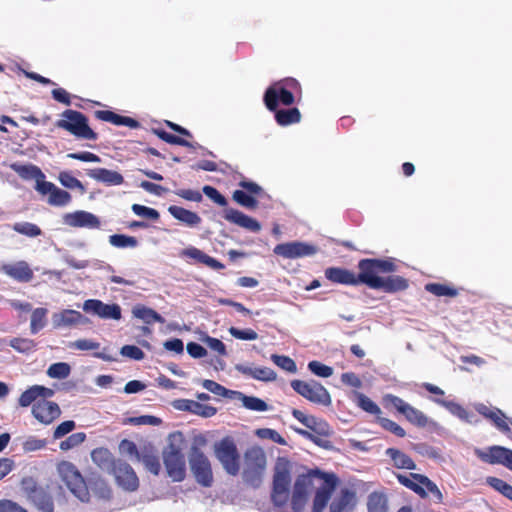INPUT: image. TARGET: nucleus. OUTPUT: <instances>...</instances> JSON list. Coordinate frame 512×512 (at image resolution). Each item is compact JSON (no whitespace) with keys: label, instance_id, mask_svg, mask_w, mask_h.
Returning <instances> with one entry per match:
<instances>
[{"label":"nucleus","instance_id":"nucleus-1","mask_svg":"<svg viewBox=\"0 0 512 512\" xmlns=\"http://www.w3.org/2000/svg\"><path fill=\"white\" fill-rule=\"evenodd\" d=\"M359 273L341 267H329L325 270V277L337 284L357 286L364 284L374 290H382L393 294L405 291L409 287V280L400 275L382 277L380 274H390L397 271L394 258H365L357 265Z\"/></svg>","mask_w":512,"mask_h":512},{"label":"nucleus","instance_id":"nucleus-2","mask_svg":"<svg viewBox=\"0 0 512 512\" xmlns=\"http://www.w3.org/2000/svg\"><path fill=\"white\" fill-rule=\"evenodd\" d=\"M338 482L339 479L334 473L322 472L318 469L299 475L291 495L292 509L294 512H301L307 502L308 494L316 487V483H321L313 499L312 511L323 512Z\"/></svg>","mask_w":512,"mask_h":512},{"label":"nucleus","instance_id":"nucleus-3","mask_svg":"<svg viewBox=\"0 0 512 512\" xmlns=\"http://www.w3.org/2000/svg\"><path fill=\"white\" fill-rule=\"evenodd\" d=\"M292 415L307 428V430L296 428L294 429L296 433L321 448L329 449L332 447L330 437L333 430L327 421L313 415H307L298 409H293Z\"/></svg>","mask_w":512,"mask_h":512},{"label":"nucleus","instance_id":"nucleus-4","mask_svg":"<svg viewBox=\"0 0 512 512\" xmlns=\"http://www.w3.org/2000/svg\"><path fill=\"white\" fill-rule=\"evenodd\" d=\"M207 445V438L199 434L193 438L189 451L188 460L190 470L198 484L203 487H211L214 478L209 458L204 454L202 448Z\"/></svg>","mask_w":512,"mask_h":512},{"label":"nucleus","instance_id":"nucleus-5","mask_svg":"<svg viewBox=\"0 0 512 512\" xmlns=\"http://www.w3.org/2000/svg\"><path fill=\"white\" fill-rule=\"evenodd\" d=\"M55 126L69 132L77 139L96 141L98 134L89 126V120L82 112L66 109Z\"/></svg>","mask_w":512,"mask_h":512},{"label":"nucleus","instance_id":"nucleus-6","mask_svg":"<svg viewBox=\"0 0 512 512\" xmlns=\"http://www.w3.org/2000/svg\"><path fill=\"white\" fill-rule=\"evenodd\" d=\"M214 454L224 471L237 476L241 469V456L235 440L231 436L223 437L214 444Z\"/></svg>","mask_w":512,"mask_h":512},{"label":"nucleus","instance_id":"nucleus-7","mask_svg":"<svg viewBox=\"0 0 512 512\" xmlns=\"http://www.w3.org/2000/svg\"><path fill=\"white\" fill-rule=\"evenodd\" d=\"M20 487L26 499L40 512H54V500L48 486L39 485L33 477H24Z\"/></svg>","mask_w":512,"mask_h":512},{"label":"nucleus","instance_id":"nucleus-8","mask_svg":"<svg viewBox=\"0 0 512 512\" xmlns=\"http://www.w3.org/2000/svg\"><path fill=\"white\" fill-rule=\"evenodd\" d=\"M398 482L410 489L421 498H427L430 493L437 503H442L443 494L438 486L426 475L410 473L409 476L396 474Z\"/></svg>","mask_w":512,"mask_h":512},{"label":"nucleus","instance_id":"nucleus-9","mask_svg":"<svg viewBox=\"0 0 512 512\" xmlns=\"http://www.w3.org/2000/svg\"><path fill=\"white\" fill-rule=\"evenodd\" d=\"M244 459L243 479L250 486L258 488L266 468V455L262 449L253 447L245 452Z\"/></svg>","mask_w":512,"mask_h":512},{"label":"nucleus","instance_id":"nucleus-10","mask_svg":"<svg viewBox=\"0 0 512 512\" xmlns=\"http://www.w3.org/2000/svg\"><path fill=\"white\" fill-rule=\"evenodd\" d=\"M57 469L62 481L66 484L71 493L82 502H88L90 493L77 467L69 461H62L58 464Z\"/></svg>","mask_w":512,"mask_h":512},{"label":"nucleus","instance_id":"nucleus-11","mask_svg":"<svg viewBox=\"0 0 512 512\" xmlns=\"http://www.w3.org/2000/svg\"><path fill=\"white\" fill-rule=\"evenodd\" d=\"M291 473L287 463H277L274 469L271 502L282 508L290 499Z\"/></svg>","mask_w":512,"mask_h":512},{"label":"nucleus","instance_id":"nucleus-12","mask_svg":"<svg viewBox=\"0 0 512 512\" xmlns=\"http://www.w3.org/2000/svg\"><path fill=\"white\" fill-rule=\"evenodd\" d=\"M291 387L299 395L307 399L308 401L322 406L331 405V396L327 389L315 380L303 381V380H292Z\"/></svg>","mask_w":512,"mask_h":512},{"label":"nucleus","instance_id":"nucleus-13","mask_svg":"<svg viewBox=\"0 0 512 512\" xmlns=\"http://www.w3.org/2000/svg\"><path fill=\"white\" fill-rule=\"evenodd\" d=\"M163 461L167 475L174 482H181L186 476V461L181 449L170 444L163 452Z\"/></svg>","mask_w":512,"mask_h":512},{"label":"nucleus","instance_id":"nucleus-14","mask_svg":"<svg viewBox=\"0 0 512 512\" xmlns=\"http://www.w3.org/2000/svg\"><path fill=\"white\" fill-rule=\"evenodd\" d=\"M389 402L391 405L400 413L402 414L408 422H410L412 425L424 428L429 424L428 417L417 408L411 406L407 402H405L402 398L395 396V395H389L388 396Z\"/></svg>","mask_w":512,"mask_h":512},{"label":"nucleus","instance_id":"nucleus-15","mask_svg":"<svg viewBox=\"0 0 512 512\" xmlns=\"http://www.w3.org/2000/svg\"><path fill=\"white\" fill-rule=\"evenodd\" d=\"M295 97L293 93L276 82L266 89L263 101L269 111H276L279 103L285 106L294 104Z\"/></svg>","mask_w":512,"mask_h":512},{"label":"nucleus","instance_id":"nucleus-16","mask_svg":"<svg viewBox=\"0 0 512 512\" xmlns=\"http://www.w3.org/2000/svg\"><path fill=\"white\" fill-rule=\"evenodd\" d=\"M273 252L286 259H295L312 256L316 254L317 248L308 243L293 241L276 245Z\"/></svg>","mask_w":512,"mask_h":512},{"label":"nucleus","instance_id":"nucleus-17","mask_svg":"<svg viewBox=\"0 0 512 512\" xmlns=\"http://www.w3.org/2000/svg\"><path fill=\"white\" fill-rule=\"evenodd\" d=\"M83 310L102 319L120 320L122 317L121 307L118 304H106L98 299L84 301Z\"/></svg>","mask_w":512,"mask_h":512},{"label":"nucleus","instance_id":"nucleus-18","mask_svg":"<svg viewBox=\"0 0 512 512\" xmlns=\"http://www.w3.org/2000/svg\"><path fill=\"white\" fill-rule=\"evenodd\" d=\"M110 474L115 477L117 484L124 490L132 492L139 487V479L133 468L120 459Z\"/></svg>","mask_w":512,"mask_h":512},{"label":"nucleus","instance_id":"nucleus-19","mask_svg":"<svg viewBox=\"0 0 512 512\" xmlns=\"http://www.w3.org/2000/svg\"><path fill=\"white\" fill-rule=\"evenodd\" d=\"M0 272L19 283H28L34 278L32 268L24 260L2 264L0 266Z\"/></svg>","mask_w":512,"mask_h":512},{"label":"nucleus","instance_id":"nucleus-20","mask_svg":"<svg viewBox=\"0 0 512 512\" xmlns=\"http://www.w3.org/2000/svg\"><path fill=\"white\" fill-rule=\"evenodd\" d=\"M32 414L39 422L48 425L60 416L61 410L55 402L38 400L32 407Z\"/></svg>","mask_w":512,"mask_h":512},{"label":"nucleus","instance_id":"nucleus-21","mask_svg":"<svg viewBox=\"0 0 512 512\" xmlns=\"http://www.w3.org/2000/svg\"><path fill=\"white\" fill-rule=\"evenodd\" d=\"M479 458L489 464H501L512 470V450L502 446H492L487 452L478 451Z\"/></svg>","mask_w":512,"mask_h":512},{"label":"nucleus","instance_id":"nucleus-22","mask_svg":"<svg viewBox=\"0 0 512 512\" xmlns=\"http://www.w3.org/2000/svg\"><path fill=\"white\" fill-rule=\"evenodd\" d=\"M356 492L344 487L335 495L329 505L330 512H351L356 505Z\"/></svg>","mask_w":512,"mask_h":512},{"label":"nucleus","instance_id":"nucleus-23","mask_svg":"<svg viewBox=\"0 0 512 512\" xmlns=\"http://www.w3.org/2000/svg\"><path fill=\"white\" fill-rule=\"evenodd\" d=\"M88 321L79 311L72 309H63L52 315V324L55 329L73 327L79 324H85Z\"/></svg>","mask_w":512,"mask_h":512},{"label":"nucleus","instance_id":"nucleus-24","mask_svg":"<svg viewBox=\"0 0 512 512\" xmlns=\"http://www.w3.org/2000/svg\"><path fill=\"white\" fill-rule=\"evenodd\" d=\"M173 406L177 410L187 411L204 418L213 417L217 413V409L215 407L189 399L176 400L174 401Z\"/></svg>","mask_w":512,"mask_h":512},{"label":"nucleus","instance_id":"nucleus-25","mask_svg":"<svg viewBox=\"0 0 512 512\" xmlns=\"http://www.w3.org/2000/svg\"><path fill=\"white\" fill-rule=\"evenodd\" d=\"M224 218L228 222L238 225L242 228H245L251 232L256 233L261 230V225L256 219H254V218H252L234 208L225 209L224 210Z\"/></svg>","mask_w":512,"mask_h":512},{"label":"nucleus","instance_id":"nucleus-26","mask_svg":"<svg viewBox=\"0 0 512 512\" xmlns=\"http://www.w3.org/2000/svg\"><path fill=\"white\" fill-rule=\"evenodd\" d=\"M64 222L71 227H87L90 229H98L100 227L98 217L86 211L68 213L64 216Z\"/></svg>","mask_w":512,"mask_h":512},{"label":"nucleus","instance_id":"nucleus-27","mask_svg":"<svg viewBox=\"0 0 512 512\" xmlns=\"http://www.w3.org/2000/svg\"><path fill=\"white\" fill-rule=\"evenodd\" d=\"M87 175L107 186H118L124 183V177L119 172L106 168L89 169Z\"/></svg>","mask_w":512,"mask_h":512},{"label":"nucleus","instance_id":"nucleus-28","mask_svg":"<svg viewBox=\"0 0 512 512\" xmlns=\"http://www.w3.org/2000/svg\"><path fill=\"white\" fill-rule=\"evenodd\" d=\"M94 115L97 119L112 123L116 126H126L135 129L140 125L134 118L122 116L110 110H97Z\"/></svg>","mask_w":512,"mask_h":512},{"label":"nucleus","instance_id":"nucleus-29","mask_svg":"<svg viewBox=\"0 0 512 512\" xmlns=\"http://www.w3.org/2000/svg\"><path fill=\"white\" fill-rule=\"evenodd\" d=\"M92 461L103 471L109 474L113 471L114 467L118 463V459H115L112 453L104 447H99L91 452Z\"/></svg>","mask_w":512,"mask_h":512},{"label":"nucleus","instance_id":"nucleus-30","mask_svg":"<svg viewBox=\"0 0 512 512\" xmlns=\"http://www.w3.org/2000/svg\"><path fill=\"white\" fill-rule=\"evenodd\" d=\"M235 369L243 375L264 382L274 381L277 378L276 372L269 367L252 368L243 364H237Z\"/></svg>","mask_w":512,"mask_h":512},{"label":"nucleus","instance_id":"nucleus-31","mask_svg":"<svg viewBox=\"0 0 512 512\" xmlns=\"http://www.w3.org/2000/svg\"><path fill=\"white\" fill-rule=\"evenodd\" d=\"M168 212L178 221L184 223L188 227H196L201 223V217L193 211L185 209L181 206L171 205Z\"/></svg>","mask_w":512,"mask_h":512},{"label":"nucleus","instance_id":"nucleus-32","mask_svg":"<svg viewBox=\"0 0 512 512\" xmlns=\"http://www.w3.org/2000/svg\"><path fill=\"white\" fill-rule=\"evenodd\" d=\"M385 454L390 457L393 462V466L397 469H416V463L413 459L397 448H388L386 449Z\"/></svg>","mask_w":512,"mask_h":512},{"label":"nucleus","instance_id":"nucleus-33","mask_svg":"<svg viewBox=\"0 0 512 512\" xmlns=\"http://www.w3.org/2000/svg\"><path fill=\"white\" fill-rule=\"evenodd\" d=\"M184 255L197 260L199 263H202L214 270H222L225 268L224 264L218 261L216 258L209 256L198 248L191 247L183 252Z\"/></svg>","mask_w":512,"mask_h":512},{"label":"nucleus","instance_id":"nucleus-34","mask_svg":"<svg viewBox=\"0 0 512 512\" xmlns=\"http://www.w3.org/2000/svg\"><path fill=\"white\" fill-rule=\"evenodd\" d=\"M132 314L134 317L143 320L146 324L149 325L153 324L154 322H165V319L158 312L142 304L134 306Z\"/></svg>","mask_w":512,"mask_h":512},{"label":"nucleus","instance_id":"nucleus-35","mask_svg":"<svg viewBox=\"0 0 512 512\" xmlns=\"http://www.w3.org/2000/svg\"><path fill=\"white\" fill-rule=\"evenodd\" d=\"M275 120L280 126H288L296 124L301 121V113L298 108L292 107L289 109H276Z\"/></svg>","mask_w":512,"mask_h":512},{"label":"nucleus","instance_id":"nucleus-36","mask_svg":"<svg viewBox=\"0 0 512 512\" xmlns=\"http://www.w3.org/2000/svg\"><path fill=\"white\" fill-rule=\"evenodd\" d=\"M434 402L446 408L451 414L458 417L462 421L471 423L472 414L468 412L462 405L454 401H447L436 398Z\"/></svg>","mask_w":512,"mask_h":512},{"label":"nucleus","instance_id":"nucleus-37","mask_svg":"<svg viewBox=\"0 0 512 512\" xmlns=\"http://www.w3.org/2000/svg\"><path fill=\"white\" fill-rule=\"evenodd\" d=\"M11 168L18 174V176L25 180H37L39 178H45V175L41 169L32 164H12Z\"/></svg>","mask_w":512,"mask_h":512},{"label":"nucleus","instance_id":"nucleus-38","mask_svg":"<svg viewBox=\"0 0 512 512\" xmlns=\"http://www.w3.org/2000/svg\"><path fill=\"white\" fill-rule=\"evenodd\" d=\"M368 512H388V499L382 492H372L367 500Z\"/></svg>","mask_w":512,"mask_h":512},{"label":"nucleus","instance_id":"nucleus-39","mask_svg":"<svg viewBox=\"0 0 512 512\" xmlns=\"http://www.w3.org/2000/svg\"><path fill=\"white\" fill-rule=\"evenodd\" d=\"M425 290L437 297H456L459 294L457 288L443 283H427Z\"/></svg>","mask_w":512,"mask_h":512},{"label":"nucleus","instance_id":"nucleus-40","mask_svg":"<svg viewBox=\"0 0 512 512\" xmlns=\"http://www.w3.org/2000/svg\"><path fill=\"white\" fill-rule=\"evenodd\" d=\"M47 314L48 310L46 308H36L32 310L31 320H30V332L31 334H37L40 330H42L47 323Z\"/></svg>","mask_w":512,"mask_h":512},{"label":"nucleus","instance_id":"nucleus-41","mask_svg":"<svg viewBox=\"0 0 512 512\" xmlns=\"http://www.w3.org/2000/svg\"><path fill=\"white\" fill-rule=\"evenodd\" d=\"M237 394L246 409L259 412L268 410V404L264 400L255 396H247L240 392H237Z\"/></svg>","mask_w":512,"mask_h":512},{"label":"nucleus","instance_id":"nucleus-42","mask_svg":"<svg viewBox=\"0 0 512 512\" xmlns=\"http://www.w3.org/2000/svg\"><path fill=\"white\" fill-rule=\"evenodd\" d=\"M487 419L502 433L509 434L511 432L507 417L499 408L494 407L493 412L488 415Z\"/></svg>","mask_w":512,"mask_h":512},{"label":"nucleus","instance_id":"nucleus-43","mask_svg":"<svg viewBox=\"0 0 512 512\" xmlns=\"http://www.w3.org/2000/svg\"><path fill=\"white\" fill-rule=\"evenodd\" d=\"M12 229L22 235L30 238L38 237L42 234V230L39 226L30 222H17L14 223Z\"/></svg>","mask_w":512,"mask_h":512},{"label":"nucleus","instance_id":"nucleus-44","mask_svg":"<svg viewBox=\"0 0 512 512\" xmlns=\"http://www.w3.org/2000/svg\"><path fill=\"white\" fill-rule=\"evenodd\" d=\"M138 461H141L146 470H148L150 473L154 475H158L160 473L161 464L157 455L150 452H145L140 455V459H138Z\"/></svg>","mask_w":512,"mask_h":512},{"label":"nucleus","instance_id":"nucleus-45","mask_svg":"<svg viewBox=\"0 0 512 512\" xmlns=\"http://www.w3.org/2000/svg\"><path fill=\"white\" fill-rule=\"evenodd\" d=\"M109 243L116 248H135L138 245V241L135 237L125 234H113L109 236Z\"/></svg>","mask_w":512,"mask_h":512},{"label":"nucleus","instance_id":"nucleus-46","mask_svg":"<svg viewBox=\"0 0 512 512\" xmlns=\"http://www.w3.org/2000/svg\"><path fill=\"white\" fill-rule=\"evenodd\" d=\"M155 135H157L161 140L165 141L168 144L179 145L184 147H191V143L184 138L173 135L163 129L155 128L152 130Z\"/></svg>","mask_w":512,"mask_h":512},{"label":"nucleus","instance_id":"nucleus-47","mask_svg":"<svg viewBox=\"0 0 512 512\" xmlns=\"http://www.w3.org/2000/svg\"><path fill=\"white\" fill-rule=\"evenodd\" d=\"M232 199L239 205L248 209H255L258 206V200L243 190H235L232 194Z\"/></svg>","mask_w":512,"mask_h":512},{"label":"nucleus","instance_id":"nucleus-48","mask_svg":"<svg viewBox=\"0 0 512 512\" xmlns=\"http://www.w3.org/2000/svg\"><path fill=\"white\" fill-rule=\"evenodd\" d=\"M71 372L70 365L65 362L53 363L47 370V375L53 379H65Z\"/></svg>","mask_w":512,"mask_h":512},{"label":"nucleus","instance_id":"nucleus-49","mask_svg":"<svg viewBox=\"0 0 512 512\" xmlns=\"http://www.w3.org/2000/svg\"><path fill=\"white\" fill-rule=\"evenodd\" d=\"M71 201V195L69 192L62 190L56 186L54 191L48 198V203L52 206H66Z\"/></svg>","mask_w":512,"mask_h":512},{"label":"nucleus","instance_id":"nucleus-50","mask_svg":"<svg viewBox=\"0 0 512 512\" xmlns=\"http://www.w3.org/2000/svg\"><path fill=\"white\" fill-rule=\"evenodd\" d=\"M357 404L358 406L363 409L364 411L376 415L377 418L380 417L381 409L380 407L372 401L369 397L362 393L357 394Z\"/></svg>","mask_w":512,"mask_h":512},{"label":"nucleus","instance_id":"nucleus-51","mask_svg":"<svg viewBox=\"0 0 512 512\" xmlns=\"http://www.w3.org/2000/svg\"><path fill=\"white\" fill-rule=\"evenodd\" d=\"M9 345L16 351L21 353H29L36 347V343L32 339L16 337L10 340Z\"/></svg>","mask_w":512,"mask_h":512},{"label":"nucleus","instance_id":"nucleus-52","mask_svg":"<svg viewBox=\"0 0 512 512\" xmlns=\"http://www.w3.org/2000/svg\"><path fill=\"white\" fill-rule=\"evenodd\" d=\"M86 440V434L84 432H77L68 436L65 440L61 441L59 448L62 451L71 450L81 445Z\"/></svg>","mask_w":512,"mask_h":512},{"label":"nucleus","instance_id":"nucleus-53","mask_svg":"<svg viewBox=\"0 0 512 512\" xmlns=\"http://www.w3.org/2000/svg\"><path fill=\"white\" fill-rule=\"evenodd\" d=\"M271 360L279 368H281L289 373H295L297 371V366H296L295 361L292 358H290L289 356L272 354Z\"/></svg>","mask_w":512,"mask_h":512},{"label":"nucleus","instance_id":"nucleus-54","mask_svg":"<svg viewBox=\"0 0 512 512\" xmlns=\"http://www.w3.org/2000/svg\"><path fill=\"white\" fill-rule=\"evenodd\" d=\"M38 387L33 385L25 390L19 397L18 403L21 407H28L39 399Z\"/></svg>","mask_w":512,"mask_h":512},{"label":"nucleus","instance_id":"nucleus-55","mask_svg":"<svg viewBox=\"0 0 512 512\" xmlns=\"http://www.w3.org/2000/svg\"><path fill=\"white\" fill-rule=\"evenodd\" d=\"M58 179H59L60 183L66 188H69V189L77 188V189H80L81 191L85 190L82 182L79 181L76 177H74L70 172H67V171L60 172Z\"/></svg>","mask_w":512,"mask_h":512},{"label":"nucleus","instance_id":"nucleus-56","mask_svg":"<svg viewBox=\"0 0 512 512\" xmlns=\"http://www.w3.org/2000/svg\"><path fill=\"white\" fill-rule=\"evenodd\" d=\"M378 423L381 425V427L394 435L398 437H405L406 432L405 430L396 422H394L391 419L384 418V417H378Z\"/></svg>","mask_w":512,"mask_h":512},{"label":"nucleus","instance_id":"nucleus-57","mask_svg":"<svg viewBox=\"0 0 512 512\" xmlns=\"http://www.w3.org/2000/svg\"><path fill=\"white\" fill-rule=\"evenodd\" d=\"M131 209L137 216L145 217L154 221H157L160 218L159 212L154 208L140 204H133Z\"/></svg>","mask_w":512,"mask_h":512},{"label":"nucleus","instance_id":"nucleus-58","mask_svg":"<svg viewBox=\"0 0 512 512\" xmlns=\"http://www.w3.org/2000/svg\"><path fill=\"white\" fill-rule=\"evenodd\" d=\"M228 332L231 336L239 340L253 341L258 339L257 332L250 328L242 330L232 326L228 329Z\"/></svg>","mask_w":512,"mask_h":512},{"label":"nucleus","instance_id":"nucleus-59","mask_svg":"<svg viewBox=\"0 0 512 512\" xmlns=\"http://www.w3.org/2000/svg\"><path fill=\"white\" fill-rule=\"evenodd\" d=\"M308 368L313 374L323 378H328L333 374L332 367L316 360L309 362Z\"/></svg>","mask_w":512,"mask_h":512},{"label":"nucleus","instance_id":"nucleus-60","mask_svg":"<svg viewBox=\"0 0 512 512\" xmlns=\"http://www.w3.org/2000/svg\"><path fill=\"white\" fill-rule=\"evenodd\" d=\"M68 347L81 351L98 350L100 348V343L90 339H78L70 342Z\"/></svg>","mask_w":512,"mask_h":512},{"label":"nucleus","instance_id":"nucleus-61","mask_svg":"<svg viewBox=\"0 0 512 512\" xmlns=\"http://www.w3.org/2000/svg\"><path fill=\"white\" fill-rule=\"evenodd\" d=\"M203 193L216 204L226 207L227 199L213 186L205 185L202 189Z\"/></svg>","mask_w":512,"mask_h":512},{"label":"nucleus","instance_id":"nucleus-62","mask_svg":"<svg viewBox=\"0 0 512 512\" xmlns=\"http://www.w3.org/2000/svg\"><path fill=\"white\" fill-rule=\"evenodd\" d=\"M202 341L213 351L217 352L219 355L225 356L227 354L225 344L214 337L206 335Z\"/></svg>","mask_w":512,"mask_h":512},{"label":"nucleus","instance_id":"nucleus-63","mask_svg":"<svg viewBox=\"0 0 512 512\" xmlns=\"http://www.w3.org/2000/svg\"><path fill=\"white\" fill-rule=\"evenodd\" d=\"M119 449L122 453L134 457L137 460L140 459V455L142 454L138 451L136 444L128 439H124L120 442Z\"/></svg>","mask_w":512,"mask_h":512},{"label":"nucleus","instance_id":"nucleus-64","mask_svg":"<svg viewBox=\"0 0 512 512\" xmlns=\"http://www.w3.org/2000/svg\"><path fill=\"white\" fill-rule=\"evenodd\" d=\"M0 512H28V510L12 500L2 499L0 500Z\"/></svg>","mask_w":512,"mask_h":512}]
</instances>
